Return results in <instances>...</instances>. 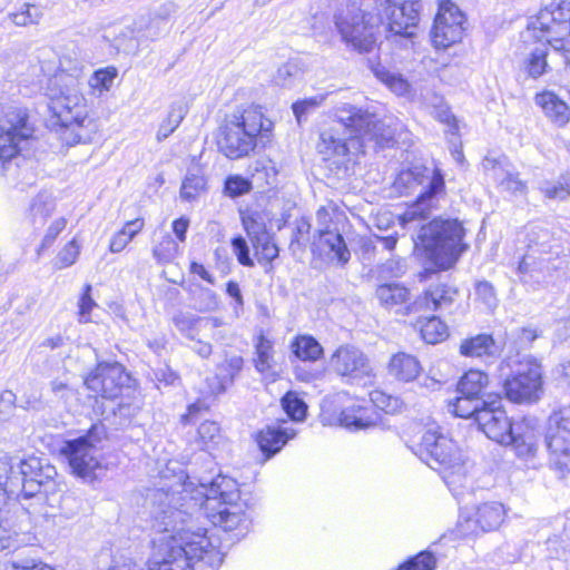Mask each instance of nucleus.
I'll list each match as a JSON object with an SVG mask.
<instances>
[{
	"label": "nucleus",
	"mask_w": 570,
	"mask_h": 570,
	"mask_svg": "<svg viewBox=\"0 0 570 570\" xmlns=\"http://www.w3.org/2000/svg\"><path fill=\"white\" fill-rule=\"evenodd\" d=\"M421 0H345L333 21L342 42L358 53L373 51L381 24L386 39L407 47L420 20Z\"/></svg>",
	"instance_id": "1"
},
{
	"label": "nucleus",
	"mask_w": 570,
	"mask_h": 570,
	"mask_svg": "<svg viewBox=\"0 0 570 570\" xmlns=\"http://www.w3.org/2000/svg\"><path fill=\"white\" fill-rule=\"evenodd\" d=\"M153 514L164 525L163 534L154 540L149 570H194V562L217 554L206 535V529L194 530L188 513L176 507L183 495L176 491L157 489L151 494Z\"/></svg>",
	"instance_id": "2"
},
{
	"label": "nucleus",
	"mask_w": 570,
	"mask_h": 570,
	"mask_svg": "<svg viewBox=\"0 0 570 570\" xmlns=\"http://www.w3.org/2000/svg\"><path fill=\"white\" fill-rule=\"evenodd\" d=\"M334 116L335 126L321 132L317 144L318 151L326 157L364 153L368 142L384 148L393 141L391 126L367 109L345 102L335 108Z\"/></svg>",
	"instance_id": "3"
},
{
	"label": "nucleus",
	"mask_w": 570,
	"mask_h": 570,
	"mask_svg": "<svg viewBox=\"0 0 570 570\" xmlns=\"http://www.w3.org/2000/svg\"><path fill=\"white\" fill-rule=\"evenodd\" d=\"M82 67L61 68L47 88L48 108L63 128V139L70 144L89 142L97 125L89 116V107L81 92Z\"/></svg>",
	"instance_id": "4"
},
{
	"label": "nucleus",
	"mask_w": 570,
	"mask_h": 570,
	"mask_svg": "<svg viewBox=\"0 0 570 570\" xmlns=\"http://www.w3.org/2000/svg\"><path fill=\"white\" fill-rule=\"evenodd\" d=\"M273 130L274 122L261 105H240L226 115L217 146L227 158L239 159L248 156L257 146L269 142Z\"/></svg>",
	"instance_id": "5"
},
{
	"label": "nucleus",
	"mask_w": 570,
	"mask_h": 570,
	"mask_svg": "<svg viewBox=\"0 0 570 570\" xmlns=\"http://www.w3.org/2000/svg\"><path fill=\"white\" fill-rule=\"evenodd\" d=\"M394 184L401 193L413 191L416 187L422 188L416 200L409 205L401 216L404 226L430 217L439 209L440 198L445 193L444 175L436 166H413L401 171Z\"/></svg>",
	"instance_id": "6"
},
{
	"label": "nucleus",
	"mask_w": 570,
	"mask_h": 570,
	"mask_svg": "<svg viewBox=\"0 0 570 570\" xmlns=\"http://www.w3.org/2000/svg\"><path fill=\"white\" fill-rule=\"evenodd\" d=\"M202 502L193 503L215 527L232 531L246 522L245 513L238 504L240 498L237 481L226 475H217L208 484L200 483Z\"/></svg>",
	"instance_id": "7"
},
{
	"label": "nucleus",
	"mask_w": 570,
	"mask_h": 570,
	"mask_svg": "<svg viewBox=\"0 0 570 570\" xmlns=\"http://www.w3.org/2000/svg\"><path fill=\"white\" fill-rule=\"evenodd\" d=\"M414 453L431 469L442 474L451 490L465 478V468L455 442L440 426L425 429L413 446Z\"/></svg>",
	"instance_id": "8"
},
{
	"label": "nucleus",
	"mask_w": 570,
	"mask_h": 570,
	"mask_svg": "<svg viewBox=\"0 0 570 570\" xmlns=\"http://www.w3.org/2000/svg\"><path fill=\"white\" fill-rule=\"evenodd\" d=\"M464 235L459 219L438 217L420 227L417 238L426 257L440 269H449L468 248Z\"/></svg>",
	"instance_id": "9"
},
{
	"label": "nucleus",
	"mask_w": 570,
	"mask_h": 570,
	"mask_svg": "<svg viewBox=\"0 0 570 570\" xmlns=\"http://www.w3.org/2000/svg\"><path fill=\"white\" fill-rule=\"evenodd\" d=\"M504 395L514 403H533L542 393V367L533 357L519 353L505 356L498 367Z\"/></svg>",
	"instance_id": "10"
},
{
	"label": "nucleus",
	"mask_w": 570,
	"mask_h": 570,
	"mask_svg": "<svg viewBox=\"0 0 570 570\" xmlns=\"http://www.w3.org/2000/svg\"><path fill=\"white\" fill-rule=\"evenodd\" d=\"M528 253L519 263L518 271L535 282H546L552 272L561 269L566 263L561 257V245L547 228L531 226L527 232Z\"/></svg>",
	"instance_id": "11"
},
{
	"label": "nucleus",
	"mask_w": 570,
	"mask_h": 570,
	"mask_svg": "<svg viewBox=\"0 0 570 570\" xmlns=\"http://www.w3.org/2000/svg\"><path fill=\"white\" fill-rule=\"evenodd\" d=\"M527 36L570 53V2H551L528 23Z\"/></svg>",
	"instance_id": "12"
},
{
	"label": "nucleus",
	"mask_w": 570,
	"mask_h": 570,
	"mask_svg": "<svg viewBox=\"0 0 570 570\" xmlns=\"http://www.w3.org/2000/svg\"><path fill=\"white\" fill-rule=\"evenodd\" d=\"M104 435V425L94 424L87 434L66 443L62 453L77 476L90 481L96 478V471L101 469L97 445Z\"/></svg>",
	"instance_id": "13"
},
{
	"label": "nucleus",
	"mask_w": 570,
	"mask_h": 570,
	"mask_svg": "<svg viewBox=\"0 0 570 570\" xmlns=\"http://www.w3.org/2000/svg\"><path fill=\"white\" fill-rule=\"evenodd\" d=\"M544 443L550 464L561 473L570 472V407H562L550 414Z\"/></svg>",
	"instance_id": "14"
},
{
	"label": "nucleus",
	"mask_w": 570,
	"mask_h": 570,
	"mask_svg": "<svg viewBox=\"0 0 570 570\" xmlns=\"http://www.w3.org/2000/svg\"><path fill=\"white\" fill-rule=\"evenodd\" d=\"M33 135L23 108H10L0 120V161L14 158Z\"/></svg>",
	"instance_id": "15"
},
{
	"label": "nucleus",
	"mask_w": 570,
	"mask_h": 570,
	"mask_svg": "<svg viewBox=\"0 0 570 570\" xmlns=\"http://www.w3.org/2000/svg\"><path fill=\"white\" fill-rule=\"evenodd\" d=\"M330 368L348 383H358L373 376L368 356L352 344L340 345L331 355Z\"/></svg>",
	"instance_id": "16"
},
{
	"label": "nucleus",
	"mask_w": 570,
	"mask_h": 570,
	"mask_svg": "<svg viewBox=\"0 0 570 570\" xmlns=\"http://www.w3.org/2000/svg\"><path fill=\"white\" fill-rule=\"evenodd\" d=\"M464 22L465 17L456 4L449 0L442 1L431 30L433 45L436 48H448L460 41Z\"/></svg>",
	"instance_id": "17"
},
{
	"label": "nucleus",
	"mask_w": 570,
	"mask_h": 570,
	"mask_svg": "<svg viewBox=\"0 0 570 570\" xmlns=\"http://www.w3.org/2000/svg\"><path fill=\"white\" fill-rule=\"evenodd\" d=\"M129 374L125 367L115 363H99L85 380L91 392L104 399L114 400L121 394L122 387L129 382Z\"/></svg>",
	"instance_id": "18"
},
{
	"label": "nucleus",
	"mask_w": 570,
	"mask_h": 570,
	"mask_svg": "<svg viewBox=\"0 0 570 570\" xmlns=\"http://www.w3.org/2000/svg\"><path fill=\"white\" fill-rule=\"evenodd\" d=\"M484 409L478 413V425L484 434L503 444L504 441L511 440L510 432L513 423L508 417L507 412L502 407V399L499 394H488Z\"/></svg>",
	"instance_id": "19"
},
{
	"label": "nucleus",
	"mask_w": 570,
	"mask_h": 570,
	"mask_svg": "<svg viewBox=\"0 0 570 570\" xmlns=\"http://www.w3.org/2000/svg\"><path fill=\"white\" fill-rule=\"evenodd\" d=\"M505 510L499 502H485L478 507L473 517L460 515L458 528L464 535H475L481 532L493 531L500 527L504 519Z\"/></svg>",
	"instance_id": "20"
},
{
	"label": "nucleus",
	"mask_w": 570,
	"mask_h": 570,
	"mask_svg": "<svg viewBox=\"0 0 570 570\" xmlns=\"http://www.w3.org/2000/svg\"><path fill=\"white\" fill-rule=\"evenodd\" d=\"M483 167L501 190L512 195L527 193V184L520 178L519 173L507 157H485Z\"/></svg>",
	"instance_id": "21"
},
{
	"label": "nucleus",
	"mask_w": 570,
	"mask_h": 570,
	"mask_svg": "<svg viewBox=\"0 0 570 570\" xmlns=\"http://www.w3.org/2000/svg\"><path fill=\"white\" fill-rule=\"evenodd\" d=\"M509 434L511 440L504 441L503 445H511L520 458L534 455L540 434L537 419L524 417L514 422Z\"/></svg>",
	"instance_id": "22"
},
{
	"label": "nucleus",
	"mask_w": 570,
	"mask_h": 570,
	"mask_svg": "<svg viewBox=\"0 0 570 570\" xmlns=\"http://www.w3.org/2000/svg\"><path fill=\"white\" fill-rule=\"evenodd\" d=\"M244 226L249 236L259 263H271L278 256V247L273 240V236L266 230L263 224L253 219H244Z\"/></svg>",
	"instance_id": "23"
},
{
	"label": "nucleus",
	"mask_w": 570,
	"mask_h": 570,
	"mask_svg": "<svg viewBox=\"0 0 570 570\" xmlns=\"http://www.w3.org/2000/svg\"><path fill=\"white\" fill-rule=\"evenodd\" d=\"M456 296V291L444 285L438 284L431 286L425 293L423 298L415 301L413 304L405 306V313H412L425 306L428 309L436 311L450 306Z\"/></svg>",
	"instance_id": "24"
},
{
	"label": "nucleus",
	"mask_w": 570,
	"mask_h": 570,
	"mask_svg": "<svg viewBox=\"0 0 570 570\" xmlns=\"http://www.w3.org/2000/svg\"><path fill=\"white\" fill-rule=\"evenodd\" d=\"M422 371V366L416 356L399 352L391 356L387 364V373L400 382L414 381Z\"/></svg>",
	"instance_id": "25"
},
{
	"label": "nucleus",
	"mask_w": 570,
	"mask_h": 570,
	"mask_svg": "<svg viewBox=\"0 0 570 570\" xmlns=\"http://www.w3.org/2000/svg\"><path fill=\"white\" fill-rule=\"evenodd\" d=\"M317 247L322 253L341 265H345L351 258V252L338 232L318 229Z\"/></svg>",
	"instance_id": "26"
},
{
	"label": "nucleus",
	"mask_w": 570,
	"mask_h": 570,
	"mask_svg": "<svg viewBox=\"0 0 570 570\" xmlns=\"http://www.w3.org/2000/svg\"><path fill=\"white\" fill-rule=\"evenodd\" d=\"M175 327L188 340H194L202 330L223 327L224 323L218 317H196L189 313L179 312L173 317Z\"/></svg>",
	"instance_id": "27"
},
{
	"label": "nucleus",
	"mask_w": 570,
	"mask_h": 570,
	"mask_svg": "<svg viewBox=\"0 0 570 570\" xmlns=\"http://www.w3.org/2000/svg\"><path fill=\"white\" fill-rule=\"evenodd\" d=\"M502 352V347L491 335L479 334L462 341L460 353L466 357L495 358Z\"/></svg>",
	"instance_id": "28"
},
{
	"label": "nucleus",
	"mask_w": 570,
	"mask_h": 570,
	"mask_svg": "<svg viewBox=\"0 0 570 570\" xmlns=\"http://www.w3.org/2000/svg\"><path fill=\"white\" fill-rule=\"evenodd\" d=\"M534 101L556 126L563 127L569 122V106L552 91L537 94Z\"/></svg>",
	"instance_id": "29"
},
{
	"label": "nucleus",
	"mask_w": 570,
	"mask_h": 570,
	"mask_svg": "<svg viewBox=\"0 0 570 570\" xmlns=\"http://www.w3.org/2000/svg\"><path fill=\"white\" fill-rule=\"evenodd\" d=\"M338 420L347 430L360 431L376 424V413L372 406L352 405L341 412Z\"/></svg>",
	"instance_id": "30"
},
{
	"label": "nucleus",
	"mask_w": 570,
	"mask_h": 570,
	"mask_svg": "<svg viewBox=\"0 0 570 570\" xmlns=\"http://www.w3.org/2000/svg\"><path fill=\"white\" fill-rule=\"evenodd\" d=\"M293 436L294 434L289 435L287 430L282 426H267L258 433L257 443L266 458H271L281 451Z\"/></svg>",
	"instance_id": "31"
},
{
	"label": "nucleus",
	"mask_w": 570,
	"mask_h": 570,
	"mask_svg": "<svg viewBox=\"0 0 570 570\" xmlns=\"http://www.w3.org/2000/svg\"><path fill=\"white\" fill-rule=\"evenodd\" d=\"M375 296L382 306L393 308L410 301V291L399 283H386L376 287Z\"/></svg>",
	"instance_id": "32"
},
{
	"label": "nucleus",
	"mask_w": 570,
	"mask_h": 570,
	"mask_svg": "<svg viewBox=\"0 0 570 570\" xmlns=\"http://www.w3.org/2000/svg\"><path fill=\"white\" fill-rule=\"evenodd\" d=\"M56 208L55 198L49 193H39L31 202L28 219L33 227L42 226Z\"/></svg>",
	"instance_id": "33"
},
{
	"label": "nucleus",
	"mask_w": 570,
	"mask_h": 570,
	"mask_svg": "<svg viewBox=\"0 0 570 570\" xmlns=\"http://www.w3.org/2000/svg\"><path fill=\"white\" fill-rule=\"evenodd\" d=\"M488 384L489 376L487 373L479 370H470L459 381L458 392L470 397L483 399L482 392Z\"/></svg>",
	"instance_id": "34"
},
{
	"label": "nucleus",
	"mask_w": 570,
	"mask_h": 570,
	"mask_svg": "<svg viewBox=\"0 0 570 570\" xmlns=\"http://www.w3.org/2000/svg\"><path fill=\"white\" fill-rule=\"evenodd\" d=\"M292 352L302 361H316L323 355L322 345L311 335L297 336L292 345Z\"/></svg>",
	"instance_id": "35"
},
{
	"label": "nucleus",
	"mask_w": 570,
	"mask_h": 570,
	"mask_svg": "<svg viewBox=\"0 0 570 570\" xmlns=\"http://www.w3.org/2000/svg\"><path fill=\"white\" fill-rule=\"evenodd\" d=\"M548 46L547 43H541L539 47L534 48L524 60V70L529 77L533 79H538L549 70V65L547 62L548 56Z\"/></svg>",
	"instance_id": "36"
},
{
	"label": "nucleus",
	"mask_w": 570,
	"mask_h": 570,
	"mask_svg": "<svg viewBox=\"0 0 570 570\" xmlns=\"http://www.w3.org/2000/svg\"><path fill=\"white\" fill-rule=\"evenodd\" d=\"M421 337L428 344H436L444 341L449 333L448 326L439 317L432 316L420 322Z\"/></svg>",
	"instance_id": "37"
},
{
	"label": "nucleus",
	"mask_w": 570,
	"mask_h": 570,
	"mask_svg": "<svg viewBox=\"0 0 570 570\" xmlns=\"http://www.w3.org/2000/svg\"><path fill=\"white\" fill-rule=\"evenodd\" d=\"M155 242L153 255L158 263H169L178 254V243L168 232H160Z\"/></svg>",
	"instance_id": "38"
},
{
	"label": "nucleus",
	"mask_w": 570,
	"mask_h": 570,
	"mask_svg": "<svg viewBox=\"0 0 570 570\" xmlns=\"http://www.w3.org/2000/svg\"><path fill=\"white\" fill-rule=\"evenodd\" d=\"M485 401L487 397L478 399L460 394V396L456 397L455 402L452 405V412L454 413V415L460 417H473L474 421L478 423V413L481 411V409L485 407Z\"/></svg>",
	"instance_id": "39"
},
{
	"label": "nucleus",
	"mask_w": 570,
	"mask_h": 570,
	"mask_svg": "<svg viewBox=\"0 0 570 570\" xmlns=\"http://www.w3.org/2000/svg\"><path fill=\"white\" fill-rule=\"evenodd\" d=\"M474 301L485 311H494L499 304L497 291L488 281H478L474 284Z\"/></svg>",
	"instance_id": "40"
},
{
	"label": "nucleus",
	"mask_w": 570,
	"mask_h": 570,
	"mask_svg": "<svg viewBox=\"0 0 570 570\" xmlns=\"http://www.w3.org/2000/svg\"><path fill=\"white\" fill-rule=\"evenodd\" d=\"M198 443L202 449L212 450L220 444L223 435L218 423L214 421L203 422L197 430Z\"/></svg>",
	"instance_id": "41"
},
{
	"label": "nucleus",
	"mask_w": 570,
	"mask_h": 570,
	"mask_svg": "<svg viewBox=\"0 0 570 570\" xmlns=\"http://www.w3.org/2000/svg\"><path fill=\"white\" fill-rule=\"evenodd\" d=\"M42 14L40 7L32 3H23L17 11L11 12L9 18L16 26L27 27L29 24L39 23Z\"/></svg>",
	"instance_id": "42"
},
{
	"label": "nucleus",
	"mask_w": 570,
	"mask_h": 570,
	"mask_svg": "<svg viewBox=\"0 0 570 570\" xmlns=\"http://www.w3.org/2000/svg\"><path fill=\"white\" fill-rule=\"evenodd\" d=\"M375 76L397 96H404L410 90L409 82L397 72H392L385 68H377L375 69Z\"/></svg>",
	"instance_id": "43"
},
{
	"label": "nucleus",
	"mask_w": 570,
	"mask_h": 570,
	"mask_svg": "<svg viewBox=\"0 0 570 570\" xmlns=\"http://www.w3.org/2000/svg\"><path fill=\"white\" fill-rule=\"evenodd\" d=\"M18 508L20 507L18 502L14 500H8L6 504H2L0 508V551L16 548V534L17 531L13 527H7L4 523H8V519L4 517V508Z\"/></svg>",
	"instance_id": "44"
},
{
	"label": "nucleus",
	"mask_w": 570,
	"mask_h": 570,
	"mask_svg": "<svg viewBox=\"0 0 570 570\" xmlns=\"http://www.w3.org/2000/svg\"><path fill=\"white\" fill-rule=\"evenodd\" d=\"M117 75L118 71L115 67L98 69L90 76L88 85L94 92L102 94L112 87Z\"/></svg>",
	"instance_id": "45"
},
{
	"label": "nucleus",
	"mask_w": 570,
	"mask_h": 570,
	"mask_svg": "<svg viewBox=\"0 0 570 570\" xmlns=\"http://www.w3.org/2000/svg\"><path fill=\"white\" fill-rule=\"evenodd\" d=\"M282 406L294 421H303L306 416L307 405L294 392H287L282 399Z\"/></svg>",
	"instance_id": "46"
},
{
	"label": "nucleus",
	"mask_w": 570,
	"mask_h": 570,
	"mask_svg": "<svg viewBox=\"0 0 570 570\" xmlns=\"http://www.w3.org/2000/svg\"><path fill=\"white\" fill-rule=\"evenodd\" d=\"M301 77L302 69L298 63L296 61H287L277 69L274 81L281 87H292Z\"/></svg>",
	"instance_id": "47"
},
{
	"label": "nucleus",
	"mask_w": 570,
	"mask_h": 570,
	"mask_svg": "<svg viewBox=\"0 0 570 570\" xmlns=\"http://www.w3.org/2000/svg\"><path fill=\"white\" fill-rule=\"evenodd\" d=\"M185 117V111L181 106H173L168 112L167 118L160 124L157 131V139L159 141L168 138L179 126Z\"/></svg>",
	"instance_id": "48"
},
{
	"label": "nucleus",
	"mask_w": 570,
	"mask_h": 570,
	"mask_svg": "<svg viewBox=\"0 0 570 570\" xmlns=\"http://www.w3.org/2000/svg\"><path fill=\"white\" fill-rule=\"evenodd\" d=\"M194 307L199 312H210L218 307V296L209 288L198 286L194 291Z\"/></svg>",
	"instance_id": "49"
},
{
	"label": "nucleus",
	"mask_w": 570,
	"mask_h": 570,
	"mask_svg": "<svg viewBox=\"0 0 570 570\" xmlns=\"http://www.w3.org/2000/svg\"><path fill=\"white\" fill-rule=\"evenodd\" d=\"M272 342L264 336L258 338L256 344V360L255 367L258 372L265 373L272 368L273 356H272Z\"/></svg>",
	"instance_id": "50"
},
{
	"label": "nucleus",
	"mask_w": 570,
	"mask_h": 570,
	"mask_svg": "<svg viewBox=\"0 0 570 570\" xmlns=\"http://www.w3.org/2000/svg\"><path fill=\"white\" fill-rule=\"evenodd\" d=\"M540 190L547 198L564 199L568 195H570V171L563 175L556 184H542Z\"/></svg>",
	"instance_id": "51"
},
{
	"label": "nucleus",
	"mask_w": 570,
	"mask_h": 570,
	"mask_svg": "<svg viewBox=\"0 0 570 570\" xmlns=\"http://www.w3.org/2000/svg\"><path fill=\"white\" fill-rule=\"evenodd\" d=\"M174 12V4L171 2L163 4L156 12L153 13L150 23L147 27V36L156 38L163 32L160 24H166V21Z\"/></svg>",
	"instance_id": "52"
},
{
	"label": "nucleus",
	"mask_w": 570,
	"mask_h": 570,
	"mask_svg": "<svg viewBox=\"0 0 570 570\" xmlns=\"http://www.w3.org/2000/svg\"><path fill=\"white\" fill-rule=\"evenodd\" d=\"M436 559L433 553L422 551L399 566L397 570H433Z\"/></svg>",
	"instance_id": "53"
},
{
	"label": "nucleus",
	"mask_w": 570,
	"mask_h": 570,
	"mask_svg": "<svg viewBox=\"0 0 570 570\" xmlns=\"http://www.w3.org/2000/svg\"><path fill=\"white\" fill-rule=\"evenodd\" d=\"M205 180L198 175H187L180 188V197L186 200H193L204 189Z\"/></svg>",
	"instance_id": "54"
},
{
	"label": "nucleus",
	"mask_w": 570,
	"mask_h": 570,
	"mask_svg": "<svg viewBox=\"0 0 570 570\" xmlns=\"http://www.w3.org/2000/svg\"><path fill=\"white\" fill-rule=\"evenodd\" d=\"M91 285L87 284L78 301L79 322L81 323H87L90 321V313L92 308L97 306L96 302L91 297Z\"/></svg>",
	"instance_id": "55"
},
{
	"label": "nucleus",
	"mask_w": 570,
	"mask_h": 570,
	"mask_svg": "<svg viewBox=\"0 0 570 570\" xmlns=\"http://www.w3.org/2000/svg\"><path fill=\"white\" fill-rule=\"evenodd\" d=\"M66 226L67 219L63 217H59L52 220L41 240L38 252L40 253L49 248L53 244L58 235L66 228Z\"/></svg>",
	"instance_id": "56"
},
{
	"label": "nucleus",
	"mask_w": 570,
	"mask_h": 570,
	"mask_svg": "<svg viewBox=\"0 0 570 570\" xmlns=\"http://www.w3.org/2000/svg\"><path fill=\"white\" fill-rule=\"evenodd\" d=\"M249 180L240 176H230L225 181V191L230 197H238L249 191Z\"/></svg>",
	"instance_id": "57"
},
{
	"label": "nucleus",
	"mask_w": 570,
	"mask_h": 570,
	"mask_svg": "<svg viewBox=\"0 0 570 570\" xmlns=\"http://www.w3.org/2000/svg\"><path fill=\"white\" fill-rule=\"evenodd\" d=\"M79 255V247L76 240L69 242L58 254L56 265L58 268H66L71 266Z\"/></svg>",
	"instance_id": "58"
},
{
	"label": "nucleus",
	"mask_w": 570,
	"mask_h": 570,
	"mask_svg": "<svg viewBox=\"0 0 570 570\" xmlns=\"http://www.w3.org/2000/svg\"><path fill=\"white\" fill-rule=\"evenodd\" d=\"M233 250L243 266L252 267L254 262L249 256V248L244 237L237 236L232 239Z\"/></svg>",
	"instance_id": "59"
},
{
	"label": "nucleus",
	"mask_w": 570,
	"mask_h": 570,
	"mask_svg": "<svg viewBox=\"0 0 570 570\" xmlns=\"http://www.w3.org/2000/svg\"><path fill=\"white\" fill-rule=\"evenodd\" d=\"M326 96L318 95L311 98H306L304 100L297 101L293 104V112L298 121H301L302 117L307 114L309 110L318 107L324 100Z\"/></svg>",
	"instance_id": "60"
},
{
	"label": "nucleus",
	"mask_w": 570,
	"mask_h": 570,
	"mask_svg": "<svg viewBox=\"0 0 570 570\" xmlns=\"http://www.w3.org/2000/svg\"><path fill=\"white\" fill-rule=\"evenodd\" d=\"M243 364V357L239 355L226 356L225 361L220 365V368L226 371L224 380L233 381L234 377L240 372Z\"/></svg>",
	"instance_id": "61"
},
{
	"label": "nucleus",
	"mask_w": 570,
	"mask_h": 570,
	"mask_svg": "<svg viewBox=\"0 0 570 570\" xmlns=\"http://www.w3.org/2000/svg\"><path fill=\"white\" fill-rule=\"evenodd\" d=\"M434 118L449 127L448 132L452 135H455L458 132L459 127L456 124V119L446 106L436 107L434 109Z\"/></svg>",
	"instance_id": "62"
},
{
	"label": "nucleus",
	"mask_w": 570,
	"mask_h": 570,
	"mask_svg": "<svg viewBox=\"0 0 570 570\" xmlns=\"http://www.w3.org/2000/svg\"><path fill=\"white\" fill-rule=\"evenodd\" d=\"M50 391L58 400H66L72 392L71 386L60 379L50 381Z\"/></svg>",
	"instance_id": "63"
},
{
	"label": "nucleus",
	"mask_w": 570,
	"mask_h": 570,
	"mask_svg": "<svg viewBox=\"0 0 570 570\" xmlns=\"http://www.w3.org/2000/svg\"><path fill=\"white\" fill-rule=\"evenodd\" d=\"M155 379L165 385H174L179 376L168 366L164 365L155 370Z\"/></svg>",
	"instance_id": "64"
}]
</instances>
